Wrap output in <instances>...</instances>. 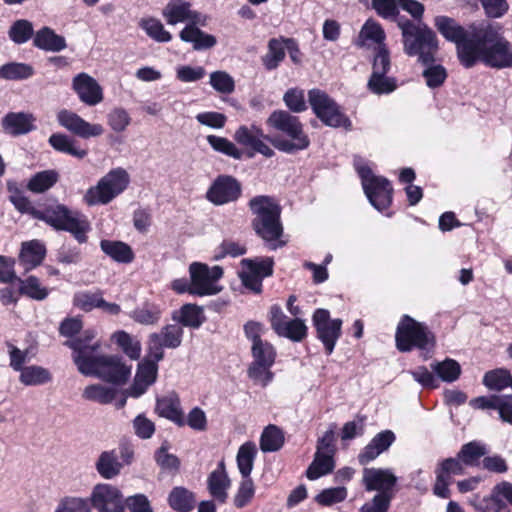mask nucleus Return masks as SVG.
Returning a JSON list of instances; mask_svg holds the SVG:
<instances>
[{"label": "nucleus", "instance_id": "26", "mask_svg": "<svg viewBox=\"0 0 512 512\" xmlns=\"http://www.w3.org/2000/svg\"><path fill=\"white\" fill-rule=\"evenodd\" d=\"M231 481L225 469L224 460L220 461L217 468L213 470L207 479V486L210 495L219 503H225L228 497L227 490Z\"/></svg>", "mask_w": 512, "mask_h": 512}, {"label": "nucleus", "instance_id": "64", "mask_svg": "<svg viewBox=\"0 0 512 512\" xmlns=\"http://www.w3.org/2000/svg\"><path fill=\"white\" fill-rule=\"evenodd\" d=\"M255 494V487L251 478H243L234 497V505L243 508L250 503Z\"/></svg>", "mask_w": 512, "mask_h": 512}, {"label": "nucleus", "instance_id": "21", "mask_svg": "<svg viewBox=\"0 0 512 512\" xmlns=\"http://www.w3.org/2000/svg\"><path fill=\"white\" fill-rule=\"evenodd\" d=\"M57 121L60 126L83 139L98 137L104 132L101 124L90 123L68 109H62L57 113Z\"/></svg>", "mask_w": 512, "mask_h": 512}, {"label": "nucleus", "instance_id": "31", "mask_svg": "<svg viewBox=\"0 0 512 512\" xmlns=\"http://www.w3.org/2000/svg\"><path fill=\"white\" fill-rule=\"evenodd\" d=\"M65 345L73 350V360L78 369L81 361L88 363L93 362L95 358L99 356L94 355V353L100 348V343L98 341L89 343L84 339V337L80 336L66 341Z\"/></svg>", "mask_w": 512, "mask_h": 512}, {"label": "nucleus", "instance_id": "44", "mask_svg": "<svg viewBox=\"0 0 512 512\" xmlns=\"http://www.w3.org/2000/svg\"><path fill=\"white\" fill-rule=\"evenodd\" d=\"M284 434L276 425H268L264 428L260 437V449L264 452H276L284 445Z\"/></svg>", "mask_w": 512, "mask_h": 512}, {"label": "nucleus", "instance_id": "35", "mask_svg": "<svg viewBox=\"0 0 512 512\" xmlns=\"http://www.w3.org/2000/svg\"><path fill=\"white\" fill-rule=\"evenodd\" d=\"M100 248L103 253L118 263L128 264L134 260L132 248L122 241L103 239L100 241Z\"/></svg>", "mask_w": 512, "mask_h": 512}, {"label": "nucleus", "instance_id": "24", "mask_svg": "<svg viewBox=\"0 0 512 512\" xmlns=\"http://www.w3.org/2000/svg\"><path fill=\"white\" fill-rule=\"evenodd\" d=\"M71 87L80 102L87 106H96L104 99L101 85L85 72L78 73L73 77Z\"/></svg>", "mask_w": 512, "mask_h": 512}, {"label": "nucleus", "instance_id": "39", "mask_svg": "<svg viewBox=\"0 0 512 512\" xmlns=\"http://www.w3.org/2000/svg\"><path fill=\"white\" fill-rule=\"evenodd\" d=\"M334 467L335 462L332 454L316 451L314 459L306 471V476L310 480H316L331 473Z\"/></svg>", "mask_w": 512, "mask_h": 512}, {"label": "nucleus", "instance_id": "61", "mask_svg": "<svg viewBox=\"0 0 512 512\" xmlns=\"http://www.w3.org/2000/svg\"><path fill=\"white\" fill-rule=\"evenodd\" d=\"M107 123L114 132H123L131 123L129 113L121 107L113 108L107 114Z\"/></svg>", "mask_w": 512, "mask_h": 512}, {"label": "nucleus", "instance_id": "8", "mask_svg": "<svg viewBox=\"0 0 512 512\" xmlns=\"http://www.w3.org/2000/svg\"><path fill=\"white\" fill-rule=\"evenodd\" d=\"M129 183L130 175L124 168H113L86 191L83 200L88 206L107 205L122 194Z\"/></svg>", "mask_w": 512, "mask_h": 512}, {"label": "nucleus", "instance_id": "52", "mask_svg": "<svg viewBox=\"0 0 512 512\" xmlns=\"http://www.w3.org/2000/svg\"><path fill=\"white\" fill-rule=\"evenodd\" d=\"M34 75V68L26 63L10 62L0 68V76L7 80H24Z\"/></svg>", "mask_w": 512, "mask_h": 512}, {"label": "nucleus", "instance_id": "40", "mask_svg": "<svg viewBox=\"0 0 512 512\" xmlns=\"http://www.w3.org/2000/svg\"><path fill=\"white\" fill-rule=\"evenodd\" d=\"M194 494L184 487H174L168 497L170 507L177 512H190L195 507Z\"/></svg>", "mask_w": 512, "mask_h": 512}, {"label": "nucleus", "instance_id": "54", "mask_svg": "<svg viewBox=\"0 0 512 512\" xmlns=\"http://www.w3.org/2000/svg\"><path fill=\"white\" fill-rule=\"evenodd\" d=\"M58 180V173L45 170L36 173L28 182L27 188L34 193H43L51 188Z\"/></svg>", "mask_w": 512, "mask_h": 512}, {"label": "nucleus", "instance_id": "49", "mask_svg": "<svg viewBox=\"0 0 512 512\" xmlns=\"http://www.w3.org/2000/svg\"><path fill=\"white\" fill-rule=\"evenodd\" d=\"M285 50V40L271 39L268 43V52L263 57V64L266 69H276L285 57Z\"/></svg>", "mask_w": 512, "mask_h": 512}, {"label": "nucleus", "instance_id": "20", "mask_svg": "<svg viewBox=\"0 0 512 512\" xmlns=\"http://www.w3.org/2000/svg\"><path fill=\"white\" fill-rule=\"evenodd\" d=\"M91 506L99 512H123L124 498L121 491L107 483L97 484L89 499Z\"/></svg>", "mask_w": 512, "mask_h": 512}, {"label": "nucleus", "instance_id": "29", "mask_svg": "<svg viewBox=\"0 0 512 512\" xmlns=\"http://www.w3.org/2000/svg\"><path fill=\"white\" fill-rule=\"evenodd\" d=\"M200 24H187L179 33L183 42L190 43L196 51L214 47L217 43L215 36L202 31Z\"/></svg>", "mask_w": 512, "mask_h": 512}, {"label": "nucleus", "instance_id": "27", "mask_svg": "<svg viewBox=\"0 0 512 512\" xmlns=\"http://www.w3.org/2000/svg\"><path fill=\"white\" fill-rule=\"evenodd\" d=\"M385 39L386 33L382 26L377 21L370 18L363 24L355 44L358 47H365L376 44L377 48L375 49V54L380 50L381 47L388 49L385 44Z\"/></svg>", "mask_w": 512, "mask_h": 512}, {"label": "nucleus", "instance_id": "63", "mask_svg": "<svg viewBox=\"0 0 512 512\" xmlns=\"http://www.w3.org/2000/svg\"><path fill=\"white\" fill-rule=\"evenodd\" d=\"M283 101L288 109L294 113H300L307 109L304 91L301 89H288L283 96Z\"/></svg>", "mask_w": 512, "mask_h": 512}, {"label": "nucleus", "instance_id": "13", "mask_svg": "<svg viewBox=\"0 0 512 512\" xmlns=\"http://www.w3.org/2000/svg\"><path fill=\"white\" fill-rule=\"evenodd\" d=\"M253 361L248 369V376L255 382L268 385L273 379L271 367L276 358V350L268 341L251 346Z\"/></svg>", "mask_w": 512, "mask_h": 512}, {"label": "nucleus", "instance_id": "18", "mask_svg": "<svg viewBox=\"0 0 512 512\" xmlns=\"http://www.w3.org/2000/svg\"><path fill=\"white\" fill-rule=\"evenodd\" d=\"M241 264L242 270L238 274L242 284L254 293H261L263 279L273 274V259H243Z\"/></svg>", "mask_w": 512, "mask_h": 512}, {"label": "nucleus", "instance_id": "43", "mask_svg": "<svg viewBox=\"0 0 512 512\" xmlns=\"http://www.w3.org/2000/svg\"><path fill=\"white\" fill-rule=\"evenodd\" d=\"M432 371L443 382L452 383L456 381L461 374L460 364L451 358L443 361H434L430 364Z\"/></svg>", "mask_w": 512, "mask_h": 512}, {"label": "nucleus", "instance_id": "3", "mask_svg": "<svg viewBox=\"0 0 512 512\" xmlns=\"http://www.w3.org/2000/svg\"><path fill=\"white\" fill-rule=\"evenodd\" d=\"M248 206L254 215L252 227L256 234L273 250L285 245L280 240L283 234L281 207L277 201L267 195H258L250 199Z\"/></svg>", "mask_w": 512, "mask_h": 512}, {"label": "nucleus", "instance_id": "11", "mask_svg": "<svg viewBox=\"0 0 512 512\" xmlns=\"http://www.w3.org/2000/svg\"><path fill=\"white\" fill-rule=\"evenodd\" d=\"M308 101L316 117L326 126L343 127L346 130L352 129L351 120L326 92L317 88L311 89L308 92Z\"/></svg>", "mask_w": 512, "mask_h": 512}, {"label": "nucleus", "instance_id": "17", "mask_svg": "<svg viewBox=\"0 0 512 512\" xmlns=\"http://www.w3.org/2000/svg\"><path fill=\"white\" fill-rule=\"evenodd\" d=\"M271 138V135L265 134L256 124L241 125L234 133V140L250 150L249 157H253L255 153L266 158L275 156L274 149L269 145Z\"/></svg>", "mask_w": 512, "mask_h": 512}, {"label": "nucleus", "instance_id": "58", "mask_svg": "<svg viewBox=\"0 0 512 512\" xmlns=\"http://www.w3.org/2000/svg\"><path fill=\"white\" fill-rule=\"evenodd\" d=\"M159 361L160 360H156L154 357H151L148 352L147 357L138 364L135 377L152 385L157 378Z\"/></svg>", "mask_w": 512, "mask_h": 512}, {"label": "nucleus", "instance_id": "19", "mask_svg": "<svg viewBox=\"0 0 512 512\" xmlns=\"http://www.w3.org/2000/svg\"><path fill=\"white\" fill-rule=\"evenodd\" d=\"M183 334V327L177 323L165 325L159 332L150 334L147 343L150 356L162 360L164 349L178 348L182 343Z\"/></svg>", "mask_w": 512, "mask_h": 512}, {"label": "nucleus", "instance_id": "1", "mask_svg": "<svg viewBox=\"0 0 512 512\" xmlns=\"http://www.w3.org/2000/svg\"><path fill=\"white\" fill-rule=\"evenodd\" d=\"M438 32L455 43L459 61L465 68L477 62L495 69L512 67V44L503 36L498 24L488 21L474 22L467 27L448 16H436Z\"/></svg>", "mask_w": 512, "mask_h": 512}, {"label": "nucleus", "instance_id": "36", "mask_svg": "<svg viewBox=\"0 0 512 512\" xmlns=\"http://www.w3.org/2000/svg\"><path fill=\"white\" fill-rule=\"evenodd\" d=\"M48 142L56 151L77 159H83L88 154L86 149H82L77 145V141L73 137L66 134L54 133L49 137Z\"/></svg>", "mask_w": 512, "mask_h": 512}, {"label": "nucleus", "instance_id": "60", "mask_svg": "<svg viewBox=\"0 0 512 512\" xmlns=\"http://www.w3.org/2000/svg\"><path fill=\"white\" fill-rule=\"evenodd\" d=\"M54 512H91L89 499L81 497H64Z\"/></svg>", "mask_w": 512, "mask_h": 512}, {"label": "nucleus", "instance_id": "46", "mask_svg": "<svg viewBox=\"0 0 512 512\" xmlns=\"http://www.w3.org/2000/svg\"><path fill=\"white\" fill-rule=\"evenodd\" d=\"M117 395V389L102 384H93L87 386L83 391V398L100 404L111 403Z\"/></svg>", "mask_w": 512, "mask_h": 512}, {"label": "nucleus", "instance_id": "50", "mask_svg": "<svg viewBox=\"0 0 512 512\" xmlns=\"http://www.w3.org/2000/svg\"><path fill=\"white\" fill-rule=\"evenodd\" d=\"M512 381L511 373L503 368L491 370L485 373L483 384L489 390L501 391L510 386Z\"/></svg>", "mask_w": 512, "mask_h": 512}, {"label": "nucleus", "instance_id": "45", "mask_svg": "<svg viewBox=\"0 0 512 512\" xmlns=\"http://www.w3.org/2000/svg\"><path fill=\"white\" fill-rule=\"evenodd\" d=\"M496 512H510L504 501L512 506V483L502 481L496 484L490 494Z\"/></svg>", "mask_w": 512, "mask_h": 512}, {"label": "nucleus", "instance_id": "30", "mask_svg": "<svg viewBox=\"0 0 512 512\" xmlns=\"http://www.w3.org/2000/svg\"><path fill=\"white\" fill-rule=\"evenodd\" d=\"M155 410L160 417L172 421L179 427L185 425V417L177 396H165L157 399Z\"/></svg>", "mask_w": 512, "mask_h": 512}, {"label": "nucleus", "instance_id": "9", "mask_svg": "<svg viewBox=\"0 0 512 512\" xmlns=\"http://www.w3.org/2000/svg\"><path fill=\"white\" fill-rule=\"evenodd\" d=\"M132 366L117 355H99L93 362L79 363V372L85 376H96L104 381L122 385L131 376Z\"/></svg>", "mask_w": 512, "mask_h": 512}, {"label": "nucleus", "instance_id": "7", "mask_svg": "<svg viewBox=\"0 0 512 512\" xmlns=\"http://www.w3.org/2000/svg\"><path fill=\"white\" fill-rule=\"evenodd\" d=\"M37 217L56 230L71 233L79 243L87 241L90 223L87 217L78 211H72L63 204H56L39 212Z\"/></svg>", "mask_w": 512, "mask_h": 512}, {"label": "nucleus", "instance_id": "4", "mask_svg": "<svg viewBox=\"0 0 512 512\" xmlns=\"http://www.w3.org/2000/svg\"><path fill=\"white\" fill-rule=\"evenodd\" d=\"M397 26L401 30L403 51L407 56L416 57L420 64L435 62L439 41L427 24L401 17L397 19Z\"/></svg>", "mask_w": 512, "mask_h": 512}, {"label": "nucleus", "instance_id": "5", "mask_svg": "<svg viewBox=\"0 0 512 512\" xmlns=\"http://www.w3.org/2000/svg\"><path fill=\"white\" fill-rule=\"evenodd\" d=\"M395 341L400 352L418 349L425 360L431 357L436 344L435 336L428 326L409 315H403L399 321Z\"/></svg>", "mask_w": 512, "mask_h": 512}, {"label": "nucleus", "instance_id": "37", "mask_svg": "<svg viewBox=\"0 0 512 512\" xmlns=\"http://www.w3.org/2000/svg\"><path fill=\"white\" fill-rule=\"evenodd\" d=\"M173 320L177 324L193 329L199 328L206 320L203 309L195 304H185L173 313Z\"/></svg>", "mask_w": 512, "mask_h": 512}, {"label": "nucleus", "instance_id": "25", "mask_svg": "<svg viewBox=\"0 0 512 512\" xmlns=\"http://www.w3.org/2000/svg\"><path fill=\"white\" fill-rule=\"evenodd\" d=\"M395 439V434L391 430H384L376 434L359 454L360 464L366 465L376 459L381 453L388 450Z\"/></svg>", "mask_w": 512, "mask_h": 512}, {"label": "nucleus", "instance_id": "56", "mask_svg": "<svg viewBox=\"0 0 512 512\" xmlns=\"http://www.w3.org/2000/svg\"><path fill=\"white\" fill-rule=\"evenodd\" d=\"M8 35L15 44H24L34 35V28L32 23L26 19L16 20L11 25Z\"/></svg>", "mask_w": 512, "mask_h": 512}, {"label": "nucleus", "instance_id": "23", "mask_svg": "<svg viewBox=\"0 0 512 512\" xmlns=\"http://www.w3.org/2000/svg\"><path fill=\"white\" fill-rule=\"evenodd\" d=\"M162 16L169 25L178 23L205 24V17L191 9V4L185 0H171L162 10Z\"/></svg>", "mask_w": 512, "mask_h": 512}, {"label": "nucleus", "instance_id": "41", "mask_svg": "<svg viewBox=\"0 0 512 512\" xmlns=\"http://www.w3.org/2000/svg\"><path fill=\"white\" fill-rule=\"evenodd\" d=\"M19 381L25 386H41L52 381V374L47 368L30 365L22 370Z\"/></svg>", "mask_w": 512, "mask_h": 512}, {"label": "nucleus", "instance_id": "14", "mask_svg": "<svg viewBox=\"0 0 512 512\" xmlns=\"http://www.w3.org/2000/svg\"><path fill=\"white\" fill-rule=\"evenodd\" d=\"M189 273L192 295L207 296L220 292V287L216 283L223 276L222 267H209L203 263L193 262L190 264Z\"/></svg>", "mask_w": 512, "mask_h": 512}, {"label": "nucleus", "instance_id": "34", "mask_svg": "<svg viewBox=\"0 0 512 512\" xmlns=\"http://www.w3.org/2000/svg\"><path fill=\"white\" fill-rule=\"evenodd\" d=\"M46 255V248L38 240L24 242L20 252V261L25 270H30L40 265Z\"/></svg>", "mask_w": 512, "mask_h": 512}, {"label": "nucleus", "instance_id": "33", "mask_svg": "<svg viewBox=\"0 0 512 512\" xmlns=\"http://www.w3.org/2000/svg\"><path fill=\"white\" fill-rule=\"evenodd\" d=\"M33 45L50 52H60L67 47L65 38L49 27H43L35 33Z\"/></svg>", "mask_w": 512, "mask_h": 512}, {"label": "nucleus", "instance_id": "51", "mask_svg": "<svg viewBox=\"0 0 512 512\" xmlns=\"http://www.w3.org/2000/svg\"><path fill=\"white\" fill-rule=\"evenodd\" d=\"M112 341L115 342L131 360L139 359L141 355V344L139 341L134 340L130 334L125 331H117L112 335Z\"/></svg>", "mask_w": 512, "mask_h": 512}, {"label": "nucleus", "instance_id": "59", "mask_svg": "<svg viewBox=\"0 0 512 512\" xmlns=\"http://www.w3.org/2000/svg\"><path fill=\"white\" fill-rule=\"evenodd\" d=\"M422 65L425 66L422 75L427 86L432 89L440 87L447 78L446 69L440 64H435V62Z\"/></svg>", "mask_w": 512, "mask_h": 512}, {"label": "nucleus", "instance_id": "32", "mask_svg": "<svg viewBox=\"0 0 512 512\" xmlns=\"http://www.w3.org/2000/svg\"><path fill=\"white\" fill-rule=\"evenodd\" d=\"M95 468L102 478L113 479L120 474L123 463L119 460L117 450H108L99 455Z\"/></svg>", "mask_w": 512, "mask_h": 512}, {"label": "nucleus", "instance_id": "53", "mask_svg": "<svg viewBox=\"0 0 512 512\" xmlns=\"http://www.w3.org/2000/svg\"><path fill=\"white\" fill-rule=\"evenodd\" d=\"M20 282V292L27 297L42 301L49 295V289L43 286L40 280L35 276H29L24 280L18 279Z\"/></svg>", "mask_w": 512, "mask_h": 512}, {"label": "nucleus", "instance_id": "6", "mask_svg": "<svg viewBox=\"0 0 512 512\" xmlns=\"http://www.w3.org/2000/svg\"><path fill=\"white\" fill-rule=\"evenodd\" d=\"M397 477L390 469L366 468L363 483L367 491H378L370 502L365 503L359 512H387L393 498V488Z\"/></svg>", "mask_w": 512, "mask_h": 512}, {"label": "nucleus", "instance_id": "47", "mask_svg": "<svg viewBox=\"0 0 512 512\" xmlns=\"http://www.w3.org/2000/svg\"><path fill=\"white\" fill-rule=\"evenodd\" d=\"M139 26L156 42L167 43L172 39L171 33L164 28L158 19L143 18L140 20Z\"/></svg>", "mask_w": 512, "mask_h": 512}, {"label": "nucleus", "instance_id": "16", "mask_svg": "<svg viewBox=\"0 0 512 512\" xmlns=\"http://www.w3.org/2000/svg\"><path fill=\"white\" fill-rule=\"evenodd\" d=\"M271 328L280 336L293 342L303 341L308 334L305 321L299 317L288 318L278 304L271 306L269 311Z\"/></svg>", "mask_w": 512, "mask_h": 512}, {"label": "nucleus", "instance_id": "2", "mask_svg": "<svg viewBox=\"0 0 512 512\" xmlns=\"http://www.w3.org/2000/svg\"><path fill=\"white\" fill-rule=\"evenodd\" d=\"M271 129L278 132L271 135L270 144L280 152L295 154L307 149L310 139L299 117L286 110H274L266 120Z\"/></svg>", "mask_w": 512, "mask_h": 512}, {"label": "nucleus", "instance_id": "10", "mask_svg": "<svg viewBox=\"0 0 512 512\" xmlns=\"http://www.w3.org/2000/svg\"><path fill=\"white\" fill-rule=\"evenodd\" d=\"M354 165L370 204L379 212H383L392 203L393 188L390 181L382 176L374 175L360 158L355 159Z\"/></svg>", "mask_w": 512, "mask_h": 512}, {"label": "nucleus", "instance_id": "55", "mask_svg": "<svg viewBox=\"0 0 512 512\" xmlns=\"http://www.w3.org/2000/svg\"><path fill=\"white\" fill-rule=\"evenodd\" d=\"M488 453L486 445L480 441L464 444L458 452L459 458L465 465L473 466L482 456Z\"/></svg>", "mask_w": 512, "mask_h": 512}, {"label": "nucleus", "instance_id": "42", "mask_svg": "<svg viewBox=\"0 0 512 512\" xmlns=\"http://www.w3.org/2000/svg\"><path fill=\"white\" fill-rule=\"evenodd\" d=\"M257 455L256 444L252 441L242 444L237 453V466L243 478H251L254 460Z\"/></svg>", "mask_w": 512, "mask_h": 512}, {"label": "nucleus", "instance_id": "12", "mask_svg": "<svg viewBox=\"0 0 512 512\" xmlns=\"http://www.w3.org/2000/svg\"><path fill=\"white\" fill-rule=\"evenodd\" d=\"M391 69V58L388 49L381 47L374 54L372 61V73L367 82V89L375 95H388L394 92L398 85L395 77L387 73Z\"/></svg>", "mask_w": 512, "mask_h": 512}, {"label": "nucleus", "instance_id": "22", "mask_svg": "<svg viewBox=\"0 0 512 512\" xmlns=\"http://www.w3.org/2000/svg\"><path fill=\"white\" fill-rule=\"evenodd\" d=\"M241 195V184L232 176H218L206 193V198L215 205L235 202Z\"/></svg>", "mask_w": 512, "mask_h": 512}, {"label": "nucleus", "instance_id": "48", "mask_svg": "<svg viewBox=\"0 0 512 512\" xmlns=\"http://www.w3.org/2000/svg\"><path fill=\"white\" fill-rule=\"evenodd\" d=\"M206 140L212 149L218 153L224 154L236 160H240L243 157V150L238 148L232 141L227 138L216 135H208Z\"/></svg>", "mask_w": 512, "mask_h": 512}, {"label": "nucleus", "instance_id": "57", "mask_svg": "<svg viewBox=\"0 0 512 512\" xmlns=\"http://www.w3.org/2000/svg\"><path fill=\"white\" fill-rule=\"evenodd\" d=\"M73 303L79 309L89 312L95 308H99L103 304V296L101 291L90 292L81 291L74 295Z\"/></svg>", "mask_w": 512, "mask_h": 512}, {"label": "nucleus", "instance_id": "28", "mask_svg": "<svg viewBox=\"0 0 512 512\" xmlns=\"http://www.w3.org/2000/svg\"><path fill=\"white\" fill-rule=\"evenodd\" d=\"M35 118L24 112H10L2 119L3 130L12 136L24 135L35 129Z\"/></svg>", "mask_w": 512, "mask_h": 512}, {"label": "nucleus", "instance_id": "62", "mask_svg": "<svg viewBox=\"0 0 512 512\" xmlns=\"http://www.w3.org/2000/svg\"><path fill=\"white\" fill-rule=\"evenodd\" d=\"M209 83L213 89L222 94H230L235 88L233 78L225 71L212 72Z\"/></svg>", "mask_w": 512, "mask_h": 512}, {"label": "nucleus", "instance_id": "15", "mask_svg": "<svg viewBox=\"0 0 512 512\" xmlns=\"http://www.w3.org/2000/svg\"><path fill=\"white\" fill-rule=\"evenodd\" d=\"M317 339L323 344L327 355H331L342 335V320L332 319L327 309L318 308L312 316Z\"/></svg>", "mask_w": 512, "mask_h": 512}, {"label": "nucleus", "instance_id": "38", "mask_svg": "<svg viewBox=\"0 0 512 512\" xmlns=\"http://www.w3.org/2000/svg\"><path fill=\"white\" fill-rule=\"evenodd\" d=\"M162 316V309L159 305L151 302H144L130 312L129 317L141 325H155Z\"/></svg>", "mask_w": 512, "mask_h": 512}]
</instances>
